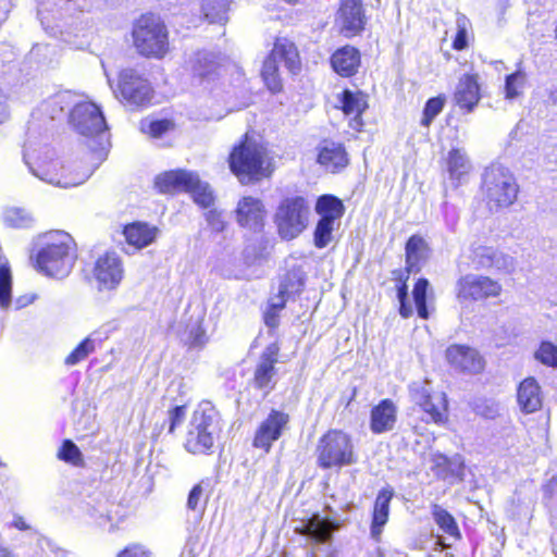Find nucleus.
I'll list each match as a JSON object with an SVG mask.
<instances>
[{
  "label": "nucleus",
  "mask_w": 557,
  "mask_h": 557,
  "mask_svg": "<svg viewBox=\"0 0 557 557\" xmlns=\"http://www.w3.org/2000/svg\"><path fill=\"white\" fill-rule=\"evenodd\" d=\"M232 173L242 184L268 178L274 172L273 158L268 148L248 134L236 146L228 157Z\"/></svg>",
  "instance_id": "1"
},
{
  "label": "nucleus",
  "mask_w": 557,
  "mask_h": 557,
  "mask_svg": "<svg viewBox=\"0 0 557 557\" xmlns=\"http://www.w3.org/2000/svg\"><path fill=\"white\" fill-rule=\"evenodd\" d=\"M70 123L73 128L87 140L91 150V158L98 166L108 153L107 123L101 109L94 102L83 101L75 103L70 113Z\"/></svg>",
  "instance_id": "2"
},
{
  "label": "nucleus",
  "mask_w": 557,
  "mask_h": 557,
  "mask_svg": "<svg viewBox=\"0 0 557 557\" xmlns=\"http://www.w3.org/2000/svg\"><path fill=\"white\" fill-rule=\"evenodd\" d=\"M24 158L27 156L25 154ZM25 162L34 176L62 188L83 184L97 168L96 164L83 165L82 162L76 161L63 163L54 159V152L49 149L35 163H30L27 159Z\"/></svg>",
  "instance_id": "3"
},
{
  "label": "nucleus",
  "mask_w": 557,
  "mask_h": 557,
  "mask_svg": "<svg viewBox=\"0 0 557 557\" xmlns=\"http://www.w3.org/2000/svg\"><path fill=\"white\" fill-rule=\"evenodd\" d=\"M73 238L65 232H51L44 237V246L35 256V267L42 274L63 278L75 262Z\"/></svg>",
  "instance_id": "4"
},
{
  "label": "nucleus",
  "mask_w": 557,
  "mask_h": 557,
  "mask_svg": "<svg viewBox=\"0 0 557 557\" xmlns=\"http://www.w3.org/2000/svg\"><path fill=\"white\" fill-rule=\"evenodd\" d=\"M219 413L209 401L200 403L188 424L185 448L191 454H208L219 434Z\"/></svg>",
  "instance_id": "5"
},
{
  "label": "nucleus",
  "mask_w": 557,
  "mask_h": 557,
  "mask_svg": "<svg viewBox=\"0 0 557 557\" xmlns=\"http://www.w3.org/2000/svg\"><path fill=\"white\" fill-rule=\"evenodd\" d=\"M482 194L491 209L511 206L518 197L519 186L509 169L492 163L482 176Z\"/></svg>",
  "instance_id": "6"
},
{
  "label": "nucleus",
  "mask_w": 557,
  "mask_h": 557,
  "mask_svg": "<svg viewBox=\"0 0 557 557\" xmlns=\"http://www.w3.org/2000/svg\"><path fill=\"white\" fill-rule=\"evenodd\" d=\"M133 42L139 54L162 59L169 51L168 30L154 14L141 15L133 26Z\"/></svg>",
  "instance_id": "7"
},
{
  "label": "nucleus",
  "mask_w": 557,
  "mask_h": 557,
  "mask_svg": "<svg viewBox=\"0 0 557 557\" xmlns=\"http://www.w3.org/2000/svg\"><path fill=\"white\" fill-rule=\"evenodd\" d=\"M309 200L301 195L284 197L274 213L277 234L284 240L297 238L309 225Z\"/></svg>",
  "instance_id": "8"
},
{
  "label": "nucleus",
  "mask_w": 557,
  "mask_h": 557,
  "mask_svg": "<svg viewBox=\"0 0 557 557\" xmlns=\"http://www.w3.org/2000/svg\"><path fill=\"white\" fill-rule=\"evenodd\" d=\"M154 184L161 193L187 191L191 194L194 201L203 208L210 207L214 200L209 185L201 182L194 172L169 171L158 175Z\"/></svg>",
  "instance_id": "9"
},
{
  "label": "nucleus",
  "mask_w": 557,
  "mask_h": 557,
  "mask_svg": "<svg viewBox=\"0 0 557 557\" xmlns=\"http://www.w3.org/2000/svg\"><path fill=\"white\" fill-rule=\"evenodd\" d=\"M317 455L318 463L323 469L342 468L357 462L350 436L337 430H331L320 438Z\"/></svg>",
  "instance_id": "10"
},
{
  "label": "nucleus",
  "mask_w": 557,
  "mask_h": 557,
  "mask_svg": "<svg viewBox=\"0 0 557 557\" xmlns=\"http://www.w3.org/2000/svg\"><path fill=\"white\" fill-rule=\"evenodd\" d=\"M278 61L283 62L293 74L300 69L298 50L295 44L287 38H277L270 55L263 62L261 75L272 92L281 91L283 86L278 74Z\"/></svg>",
  "instance_id": "11"
},
{
  "label": "nucleus",
  "mask_w": 557,
  "mask_h": 557,
  "mask_svg": "<svg viewBox=\"0 0 557 557\" xmlns=\"http://www.w3.org/2000/svg\"><path fill=\"white\" fill-rule=\"evenodd\" d=\"M412 400L422 408L428 420L442 423L446 419L447 400L443 392H432L428 380L413 382L409 386Z\"/></svg>",
  "instance_id": "12"
},
{
  "label": "nucleus",
  "mask_w": 557,
  "mask_h": 557,
  "mask_svg": "<svg viewBox=\"0 0 557 557\" xmlns=\"http://www.w3.org/2000/svg\"><path fill=\"white\" fill-rule=\"evenodd\" d=\"M455 289L458 301L462 304L497 297L502 293V285L488 276L466 274L456 282Z\"/></svg>",
  "instance_id": "13"
},
{
  "label": "nucleus",
  "mask_w": 557,
  "mask_h": 557,
  "mask_svg": "<svg viewBox=\"0 0 557 557\" xmlns=\"http://www.w3.org/2000/svg\"><path fill=\"white\" fill-rule=\"evenodd\" d=\"M119 91L129 106L135 107L146 106L152 97L150 84L133 69L120 73Z\"/></svg>",
  "instance_id": "14"
},
{
  "label": "nucleus",
  "mask_w": 557,
  "mask_h": 557,
  "mask_svg": "<svg viewBox=\"0 0 557 557\" xmlns=\"http://www.w3.org/2000/svg\"><path fill=\"white\" fill-rule=\"evenodd\" d=\"M92 273L100 290L115 289L124 277L122 258L114 251H107L96 260Z\"/></svg>",
  "instance_id": "15"
},
{
  "label": "nucleus",
  "mask_w": 557,
  "mask_h": 557,
  "mask_svg": "<svg viewBox=\"0 0 557 557\" xmlns=\"http://www.w3.org/2000/svg\"><path fill=\"white\" fill-rule=\"evenodd\" d=\"M234 215L240 227L260 233L264 227L267 210L260 198L244 196L238 200Z\"/></svg>",
  "instance_id": "16"
},
{
  "label": "nucleus",
  "mask_w": 557,
  "mask_h": 557,
  "mask_svg": "<svg viewBox=\"0 0 557 557\" xmlns=\"http://www.w3.org/2000/svg\"><path fill=\"white\" fill-rule=\"evenodd\" d=\"M289 422V416L281 410H271L268 417L260 423L253 437V446L267 453L272 444L277 441Z\"/></svg>",
  "instance_id": "17"
},
{
  "label": "nucleus",
  "mask_w": 557,
  "mask_h": 557,
  "mask_svg": "<svg viewBox=\"0 0 557 557\" xmlns=\"http://www.w3.org/2000/svg\"><path fill=\"white\" fill-rule=\"evenodd\" d=\"M448 363L462 372L475 374L484 369V360L479 351L465 345H451L446 349Z\"/></svg>",
  "instance_id": "18"
},
{
  "label": "nucleus",
  "mask_w": 557,
  "mask_h": 557,
  "mask_svg": "<svg viewBox=\"0 0 557 557\" xmlns=\"http://www.w3.org/2000/svg\"><path fill=\"white\" fill-rule=\"evenodd\" d=\"M480 99L479 75L476 73H466L460 76L454 91L455 104L469 113L474 110Z\"/></svg>",
  "instance_id": "19"
},
{
  "label": "nucleus",
  "mask_w": 557,
  "mask_h": 557,
  "mask_svg": "<svg viewBox=\"0 0 557 557\" xmlns=\"http://www.w3.org/2000/svg\"><path fill=\"white\" fill-rule=\"evenodd\" d=\"M336 22L346 37L354 36L362 30L364 14L361 0H343L337 12Z\"/></svg>",
  "instance_id": "20"
},
{
  "label": "nucleus",
  "mask_w": 557,
  "mask_h": 557,
  "mask_svg": "<svg viewBox=\"0 0 557 557\" xmlns=\"http://www.w3.org/2000/svg\"><path fill=\"white\" fill-rule=\"evenodd\" d=\"M337 524L329 518L321 517L315 513L309 519L302 520L295 531L309 539L314 544H325L332 540L334 530Z\"/></svg>",
  "instance_id": "21"
},
{
  "label": "nucleus",
  "mask_w": 557,
  "mask_h": 557,
  "mask_svg": "<svg viewBox=\"0 0 557 557\" xmlns=\"http://www.w3.org/2000/svg\"><path fill=\"white\" fill-rule=\"evenodd\" d=\"M277 354L278 347L276 345H269L262 351L253 376L255 385L258 388L267 389L268 392L273 388L272 380L276 373Z\"/></svg>",
  "instance_id": "22"
},
{
  "label": "nucleus",
  "mask_w": 557,
  "mask_h": 557,
  "mask_svg": "<svg viewBox=\"0 0 557 557\" xmlns=\"http://www.w3.org/2000/svg\"><path fill=\"white\" fill-rule=\"evenodd\" d=\"M190 71L199 85L209 84L220 75L216 57L207 51L197 52L189 61Z\"/></svg>",
  "instance_id": "23"
},
{
  "label": "nucleus",
  "mask_w": 557,
  "mask_h": 557,
  "mask_svg": "<svg viewBox=\"0 0 557 557\" xmlns=\"http://www.w3.org/2000/svg\"><path fill=\"white\" fill-rule=\"evenodd\" d=\"M431 470L438 479L462 480L465 465L459 455L448 458L441 453H434L431 455Z\"/></svg>",
  "instance_id": "24"
},
{
  "label": "nucleus",
  "mask_w": 557,
  "mask_h": 557,
  "mask_svg": "<svg viewBox=\"0 0 557 557\" xmlns=\"http://www.w3.org/2000/svg\"><path fill=\"white\" fill-rule=\"evenodd\" d=\"M318 162L332 173L339 172L348 164V156L342 144L323 141L319 147Z\"/></svg>",
  "instance_id": "25"
},
{
  "label": "nucleus",
  "mask_w": 557,
  "mask_h": 557,
  "mask_svg": "<svg viewBox=\"0 0 557 557\" xmlns=\"http://www.w3.org/2000/svg\"><path fill=\"white\" fill-rule=\"evenodd\" d=\"M397 408L391 399H383L371 410L370 430L374 434L392 431L396 423Z\"/></svg>",
  "instance_id": "26"
},
{
  "label": "nucleus",
  "mask_w": 557,
  "mask_h": 557,
  "mask_svg": "<svg viewBox=\"0 0 557 557\" xmlns=\"http://www.w3.org/2000/svg\"><path fill=\"white\" fill-rule=\"evenodd\" d=\"M394 496L391 487L382 488L376 495L372 513L370 533L373 540L380 541L384 525L388 521L389 503Z\"/></svg>",
  "instance_id": "27"
},
{
  "label": "nucleus",
  "mask_w": 557,
  "mask_h": 557,
  "mask_svg": "<svg viewBox=\"0 0 557 557\" xmlns=\"http://www.w3.org/2000/svg\"><path fill=\"white\" fill-rule=\"evenodd\" d=\"M159 233L160 231L157 226L145 222L129 223L123 230L126 243L136 249H143L151 245L157 239Z\"/></svg>",
  "instance_id": "28"
},
{
  "label": "nucleus",
  "mask_w": 557,
  "mask_h": 557,
  "mask_svg": "<svg viewBox=\"0 0 557 557\" xmlns=\"http://www.w3.org/2000/svg\"><path fill=\"white\" fill-rule=\"evenodd\" d=\"M360 62V52L351 46L337 49L331 58L333 70L343 77L355 75L358 72Z\"/></svg>",
  "instance_id": "29"
},
{
  "label": "nucleus",
  "mask_w": 557,
  "mask_h": 557,
  "mask_svg": "<svg viewBox=\"0 0 557 557\" xmlns=\"http://www.w3.org/2000/svg\"><path fill=\"white\" fill-rule=\"evenodd\" d=\"M517 399L520 409L524 413H533L541 409L542 392L534 377H527L520 383Z\"/></svg>",
  "instance_id": "30"
},
{
  "label": "nucleus",
  "mask_w": 557,
  "mask_h": 557,
  "mask_svg": "<svg viewBox=\"0 0 557 557\" xmlns=\"http://www.w3.org/2000/svg\"><path fill=\"white\" fill-rule=\"evenodd\" d=\"M342 109L346 115H351L350 127L360 131L363 126L361 114L368 108L366 96L362 92L344 90L342 94Z\"/></svg>",
  "instance_id": "31"
},
{
  "label": "nucleus",
  "mask_w": 557,
  "mask_h": 557,
  "mask_svg": "<svg viewBox=\"0 0 557 557\" xmlns=\"http://www.w3.org/2000/svg\"><path fill=\"white\" fill-rule=\"evenodd\" d=\"M472 164L462 149H453L447 157V172L453 183L458 186L466 181Z\"/></svg>",
  "instance_id": "32"
},
{
  "label": "nucleus",
  "mask_w": 557,
  "mask_h": 557,
  "mask_svg": "<svg viewBox=\"0 0 557 557\" xmlns=\"http://www.w3.org/2000/svg\"><path fill=\"white\" fill-rule=\"evenodd\" d=\"M301 286L302 280L298 273H288L280 284L278 294L269 300V305H271L274 310H282L285 307L287 296L298 293Z\"/></svg>",
  "instance_id": "33"
},
{
  "label": "nucleus",
  "mask_w": 557,
  "mask_h": 557,
  "mask_svg": "<svg viewBox=\"0 0 557 557\" xmlns=\"http://www.w3.org/2000/svg\"><path fill=\"white\" fill-rule=\"evenodd\" d=\"M429 247L423 237L412 235L406 244V265L409 272L418 268L421 260L428 257Z\"/></svg>",
  "instance_id": "34"
},
{
  "label": "nucleus",
  "mask_w": 557,
  "mask_h": 557,
  "mask_svg": "<svg viewBox=\"0 0 557 557\" xmlns=\"http://www.w3.org/2000/svg\"><path fill=\"white\" fill-rule=\"evenodd\" d=\"M315 212L320 215V219H324L326 216L330 221L336 222L343 216L345 208L337 197L333 195H323L317 200Z\"/></svg>",
  "instance_id": "35"
},
{
  "label": "nucleus",
  "mask_w": 557,
  "mask_h": 557,
  "mask_svg": "<svg viewBox=\"0 0 557 557\" xmlns=\"http://www.w3.org/2000/svg\"><path fill=\"white\" fill-rule=\"evenodd\" d=\"M232 0H202L201 12L210 23L225 24Z\"/></svg>",
  "instance_id": "36"
},
{
  "label": "nucleus",
  "mask_w": 557,
  "mask_h": 557,
  "mask_svg": "<svg viewBox=\"0 0 557 557\" xmlns=\"http://www.w3.org/2000/svg\"><path fill=\"white\" fill-rule=\"evenodd\" d=\"M74 104L73 95L69 91H64L51 97L45 102L42 109L51 120H57L63 116L65 111L71 112Z\"/></svg>",
  "instance_id": "37"
},
{
  "label": "nucleus",
  "mask_w": 557,
  "mask_h": 557,
  "mask_svg": "<svg viewBox=\"0 0 557 557\" xmlns=\"http://www.w3.org/2000/svg\"><path fill=\"white\" fill-rule=\"evenodd\" d=\"M7 226L13 228H27L33 224V215L24 208L9 207L4 209L2 215Z\"/></svg>",
  "instance_id": "38"
},
{
  "label": "nucleus",
  "mask_w": 557,
  "mask_h": 557,
  "mask_svg": "<svg viewBox=\"0 0 557 557\" xmlns=\"http://www.w3.org/2000/svg\"><path fill=\"white\" fill-rule=\"evenodd\" d=\"M527 84V74L520 67L505 78V98L512 100L522 95Z\"/></svg>",
  "instance_id": "39"
},
{
  "label": "nucleus",
  "mask_w": 557,
  "mask_h": 557,
  "mask_svg": "<svg viewBox=\"0 0 557 557\" xmlns=\"http://www.w3.org/2000/svg\"><path fill=\"white\" fill-rule=\"evenodd\" d=\"M12 275L8 261L0 256V306L8 308L11 304Z\"/></svg>",
  "instance_id": "40"
},
{
  "label": "nucleus",
  "mask_w": 557,
  "mask_h": 557,
  "mask_svg": "<svg viewBox=\"0 0 557 557\" xmlns=\"http://www.w3.org/2000/svg\"><path fill=\"white\" fill-rule=\"evenodd\" d=\"M496 249L483 245H473L471 247L470 259L476 269L493 268Z\"/></svg>",
  "instance_id": "41"
},
{
  "label": "nucleus",
  "mask_w": 557,
  "mask_h": 557,
  "mask_svg": "<svg viewBox=\"0 0 557 557\" xmlns=\"http://www.w3.org/2000/svg\"><path fill=\"white\" fill-rule=\"evenodd\" d=\"M429 281L426 278H419L413 287V300L417 308L418 315L422 319H428L430 313L426 306V296L429 289Z\"/></svg>",
  "instance_id": "42"
},
{
  "label": "nucleus",
  "mask_w": 557,
  "mask_h": 557,
  "mask_svg": "<svg viewBox=\"0 0 557 557\" xmlns=\"http://www.w3.org/2000/svg\"><path fill=\"white\" fill-rule=\"evenodd\" d=\"M433 517L443 532L451 536L459 534L458 527L454 517L446 509L435 505L433 507Z\"/></svg>",
  "instance_id": "43"
},
{
  "label": "nucleus",
  "mask_w": 557,
  "mask_h": 557,
  "mask_svg": "<svg viewBox=\"0 0 557 557\" xmlns=\"http://www.w3.org/2000/svg\"><path fill=\"white\" fill-rule=\"evenodd\" d=\"M334 225L335 222L330 221L326 216L319 219L313 233V240L317 248H324L331 243Z\"/></svg>",
  "instance_id": "44"
},
{
  "label": "nucleus",
  "mask_w": 557,
  "mask_h": 557,
  "mask_svg": "<svg viewBox=\"0 0 557 557\" xmlns=\"http://www.w3.org/2000/svg\"><path fill=\"white\" fill-rule=\"evenodd\" d=\"M95 341L90 337H86L65 358L64 363L69 367H73L85 360L91 352L95 351Z\"/></svg>",
  "instance_id": "45"
},
{
  "label": "nucleus",
  "mask_w": 557,
  "mask_h": 557,
  "mask_svg": "<svg viewBox=\"0 0 557 557\" xmlns=\"http://www.w3.org/2000/svg\"><path fill=\"white\" fill-rule=\"evenodd\" d=\"M446 98L445 96H437L429 99L423 109V117L421 124L428 127L433 120L442 112Z\"/></svg>",
  "instance_id": "46"
},
{
  "label": "nucleus",
  "mask_w": 557,
  "mask_h": 557,
  "mask_svg": "<svg viewBox=\"0 0 557 557\" xmlns=\"http://www.w3.org/2000/svg\"><path fill=\"white\" fill-rule=\"evenodd\" d=\"M534 357L544 366L557 367V346L550 342H543L535 351Z\"/></svg>",
  "instance_id": "47"
},
{
  "label": "nucleus",
  "mask_w": 557,
  "mask_h": 557,
  "mask_svg": "<svg viewBox=\"0 0 557 557\" xmlns=\"http://www.w3.org/2000/svg\"><path fill=\"white\" fill-rule=\"evenodd\" d=\"M58 457L73 466H81L83 463V455L79 448L70 440L63 442Z\"/></svg>",
  "instance_id": "48"
},
{
  "label": "nucleus",
  "mask_w": 557,
  "mask_h": 557,
  "mask_svg": "<svg viewBox=\"0 0 557 557\" xmlns=\"http://www.w3.org/2000/svg\"><path fill=\"white\" fill-rule=\"evenodd\" d=\"M457 34L453 42L456 50H462L468 45V32L471 26L470 21L463 14H457L456 17Z\"/></svg>",
  "instance_id": "49"
},
{
  "label": "nucleus",
  "mask_w": 557,
  "mask_h": 557,
  "mask_svg": "<svg viewBox=\"0 0 557 557\" xmlns=\"http://www.w3.org/2000/svg\"><path fill=\"white\" fill-rule=\"evenodd\" d=\"M172 123L169 120L147 121L140 122V129L143 133L149 134L151 137H161L170 129Z\"/></svg>",
  "instance_id": "50"
},
{
  "label": "nucleus",
  "mask_w": 557,
  "mask_h": 557,
  "mask_svg": "<svg viewBox=\"0 0 557 557\" xmlns=\"http://www.w3.org/2000/svg\"><path fill=\"white\" fill-rule=\"evenodd\" d=\"M208 341L206 331L203 330L201 322L197 320L188 330V343L194 347H201Z\"/></svg>",
  "instance_id": "51"
},
{
  "label": "nucleus",
  "mask_w": 557,
  "mask_h": 557,
  "mask_svg": "<svg viewBox=\"0 0 557 557\" xmlns=\"http://www.w3.org/2000/svg\"><path fill=\"white\" fill-rule=\"evenodd\" d=\"M205 218L213 232L221 233L225 230L226 222L221 211H218L216 209L209 210L205 213Z\"/></svg>",
  "instance_id": "52"
},
{
  "label": "nucleus",
  "mask_w": 557,
  "mask_h": 557,
  "mask_svg": "<svg viewBox=\"0 0 557 557\" xmlns=\"http://www.w3.org/2000/svg\"><path fill=\"white\" fill-rule=\"evenodd\" d=\"M493 268L509 273L515 269V259L496 250L495 258L493 260Z\"/></svg>",
  "instance_id": "53"
},
{
  "label": "nucleus",
  "mask_w": 557,
  "mask_h": 557,
  "mask_svg": "<svg viewBox=\"0 0 557 557\" xmlns=\"http://www.w3.org/2000/svg\"><path fill=\"white\" fill-rule=\"evenodd\" d=\"M186 417V407L185 406H176L172 410L169 411V432L173 433L175 428L181 425Z\"/></svg>",
  "instance_id": "54"
},
{
  "label": "nucleus",
  "mask_w": 557,
  "mask_h": 557,
  "mask_svg": "<svg viewBox=\"0 0 557 557\" xmlns=\"http://www.w3.org/2000/svg\"><path fill=\"white\" fill-rule=\"evenodd\" d=\"M208 485V482L201 481L200 483L196 484L191 491L189 492L188 499H187V507L190 510H196L200 504V499L203 494V485Z\"/></svg>",
  "instance_id": "55"
},
{
  "label": "nucleus",
  "mask_w": 557,
  "mask_h": 557,
  "mask_svg": "<svg viewBox=\"0 0 557 557\" xmlns=\"http://www.w3.org/2000/svg\"><path fill=\"white\" fill-rule=\"evenodd\" d=\"M280 311L281 310H274V308L268 304V307L263 314L264 323L267 324V326L274 329L278 325Z\"/></svg>",
  "instance_id": "56"
},
{
  "label": "nucleus",
  "mask_w": 557,
  "mask_h": 557,
  "mask_svg": "<svg viewBox=\"0 0 557 557\" xmlns=\"http://www.w3.org/2000/svg\"><path fill=\"white\" fill-rule=\"evenodd\" d=\"M119 557H150V554L139 545L126 547Z\"/></svg>",
  "instance_id": "57"
},
{
  "label": "nucleus",
  "mask_w": 557,
  "mask_h": 557,
  "mask_svg": "<svg viewBox=\"0 0 557 557\" xmlns=\"http://www.w3.org/2000/svg\"><path fill=\"white\" fill-rule=\"evenodd\" d=\"M88 515L94 520V522L100 527H103L109 521L108 516L103 512V510H99L96 508L88 509Z\"/></svg>",
  "instance_id": "58"
},
{
  "label": "nucleus",
  "mask_w": 557,
  "mask_h": 557,
  "mask_svg": "<svg viewBox=\"0 0 557 557\" xmlns=\"http://www.w3.org/2000/svg\"><path fill=\"white\" fill-rule=\"evenodd\" d=\"M12 527L21 531H27L30 529L29 524L24 520V518L18 515L14 516Z\"/></svg>",
  "instance_id": "59"
},
{
  "label": "nucleus",
  "mask_w": 557,
  "mask_h": 557,
  "mask_svg": "<svg viewBox=\"0 0 557 557\" xmlns=\"http://www.w3.org/2000/svg\"><path fill=\"white\" fill-rule=\"evenodd\" d=\"M400 307H399V313L403 318L407 319L412 314V308L410 304L407 302V300H399Z\"/></svg>",
  "instance_id": "60"
},
{
  "label": "nucleus",
  "mask_w": 557,
  "mask_h": 557,
  "mask_svg": "<svg viewBox=\"0 0 557 557\" xmlns=\"http://www.w3.org/2000/svg\"><path fill=\"white\" fill-rule=\"evenodd\" d=\"M408 297V286L405 282H401L397 286V298L398 300H407Z\"/></svg>",
  "instance_id": "61"
},
{
  "label": "nucleus",
  "mask_w": 557,
  "mask_h": 557,
  "mask_svg": "<svg viewBox=\"0 0 557 557\" xmlns=\"http://www.w3.org/2000/svg\"><path fill=\"white\" fill-rule=\"evenodd\" d=\"M0 557H14L13 553L7 546L0 545Z\"/></svg>",
  "instance_id": "62"
},
{
  "label": "nucleus",
  "mask_w": 557,
  "mask_h": 557,
  "mask_svg": "<svg viewBox=\"0 0 557 557\" xmlns=\"http://www.w3.org/2000/svg\"><path fill=\"white\" fill-rule=\"evenodd\" d=\"M285 1H286V2H288V3H296V2H298L299 0H285Z\"/></svg>",
  "instance_id": "63"
}]
</instances>
